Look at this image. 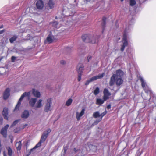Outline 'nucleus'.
Returning a JSON list of instances; mask_svg holds the SVG:
<instances>
[{
    "instance_id": "f257e3e1",
    "label": "nucleus",
    "mask_w": 156,
    "mask_h": 156,
    "mask_svg": "<svg viewBox=\"0 0 156 156\" xmlns=\"http://www.w3.org/2000/svg\"><path fill=\"white\" fill-rule=\"evenodd\" d=\"M131 26L130 25L129 27H128L126 28L125 32L123 35V37L122 40V42L123 44L121 46V51H123L124 50L125 48L128 45V43L127 39L129 37V35L128 33L131 30Z\"/></svg>"
},
{
    "instance_id": "f03ea898",
    "label": "nucleus",
    "mask_w": 156,
    "mask_h": 156,
    "mask_svg": "<svg viewBox=\"0 0 156 156\" xmlns=\"http://www.w3.org/2000/svg\"><path fill=\"white\" fill-rule=\"evenodd\" d=\"M51 130L48 129L47 131L44 132L43 134L41 135V137L39 142L36 144L35 147L30 149V151H32L35 149L39 147L41 145V143H44L46 140L49 134L51 132Z\"/></svg>"
},
{
    "instance_id": "7ed1b4c3",
    "label": "nucleus",
    "mask_w": 156,
    "mask_h": 156,
    "mask_svg": "<svg viewBox=\"0 0 156 156\" xmlns=\"http://www.w3.org/2000/svg\"><path fill=\"white\" fill-rule=\"evenodd\" d=\"M124 73L120 69H119L116 71V74H113L111 77L109 85L112 86L114 85L115 83V80L116 77L121 78L124 75Z\"/></svg>"
},
{
    "instance_id": "20e7f679",
    "label": "nucleus",
    "mask_w": 156,
    "mask_h": 156,
    "mask_svg": "<svg viewBox=\"0 0 156 156\" xmlns=\"http://www.w3.org/2000/svg\"><path fill=\"white\" fill-rule=\"evenodd\" d=\"M107 113L106 111H105L101 114H100L98 111L96 112L93 113V116L94 118H99L98 119L96 120L94 122V123L97 124L99 122L101 121L102 120V117L104 116Z\"/></svg>"
},
{
    "instance_id": "39448f33",
    "label": "nucleus",
    "mask_w": 156,
    "mask_h": 156,
    "mask_svg": "<svg viewBox=\"0 0 156 156\" xmlns=\"http://www.w3.org/2000/svg\"><path fill=\"white\" fill-rule=\"evenodd\" d=\"M91 37V35L88 34H84L82 36L83 41L86 43H95L98 41V38H95V40H90Z\"/></svg>"
},
{
    "instance_id": "423d86ee",
    "label": "nucleus",
    "mask_w": 156,
    "mask_h": 156,
    "mask_svg": "<svg viewBox=\"0 0 156 156\" xmlns=\"http://www.w3.org/2000/svg\"><path fill=\"white\" fill-rule=\"evenodd\" d=\"M139 80L141 82V85L145 92L147 94L151 93V91L147 85V84L145 81L144 80L143 77L140 76Z\"/></svg>"
},
{
    "instance_id": "0eeeda50",
    "label": "nucleus",
    "mask_w": 156,
    "mask_h": 156,
    "mask_svg": "<svg viewBox=\"0 0 156 156\" xmlns=\"http://www.w3.org/2000/svg\"><path fill=\"white\" fill-rule=\"evenodd\" d=\"M104 95L103 99L97 98L96 100V104L97 105H101L103 104L104 101L107 99V89L105 88L104 91Z\"/></svg>"
},
{
    "instance_id": "6e6552de",
    "label": "nucleus",
    "mask_w": 156,
    "mask_h": 156,
    "mask_svg": "<svg viewBox=\"0 0 156 156\" xmlns=\"http://www.w3.org/2000/svg\"><path fill=\"white\" fill-rule=\"evenodd\" d=\"M105 75V73H103L101 74H99L98 75L94 76L90 78L89 80H87L85 83V85L87 86L88 85L90 82L95 80L98 79H101L103 78Z\"/></svg>"
},
{
    "instance_id": "1a4fd4ad",
    "label": "nucleus",
    "mask_w": 156,
    "mask_h": 156,
    "mask_svg": "<svg viewBox=\"0 0 156 156\" xmlns=\"http://www.w3.org/2000/svg\"><path fill=\"white\" fill-rule=\"evenodd\" d=\"M30 94V93L29 92H25L21 96L17 104L16 105L15 108L14 110V111L16 110L17 109H19V108L21 105V101L26 96H29Z\"/></svg>"
},
{
    "instance_id": "9d476101",
    "label": "nucleus",
    "mask_w": 156,
    "mask_h": 156,
    "mask_svg": "<svg viewBox=\"0 0 156 156\" xmlns=\"http://www.w3.org/2000/svg\"><path fill=\"white\" fill-rule=\"evenodd\" d=\"M9 127V125L7 124L4 127L2 128L0 131V133L5 138H6L7 137V129Z\"/></svg>"
},
{
    "instance_id": "9b49d317",
    "label": "nucleus",
    "mask_w": 156,
    "mask_h": 156,
    "mask_svg": "<svg viewBox=\"0 0 156 156\" xmlns=\"http://www.w3.org/2000/svg\"><path fill=\"white\" fill-rule=\"evenodd\" d=\"M52 103V98H50L47 99L46 105L45 107L44 110L46 112L50 111V107Z\"/></svg>"
},
{
    "instance_id": "f8f14e48",
    "label": "nucleus",
    "mask_w": 156,
    "mask_h": 156,
    "mask_svg": "<svg viewBox=\"0 0 156 156\" xmlns=\"http://www.w3.org/2000/svg\"><path fill=\"white\" fill-rule=\"evenodd\" d=\"M36 7L39 10L42 9L44 6V3L42 0H38L36 3Z\"/></svg>"
},
{
    "instance_id": "ddd939ff",
    "label": "nucleus",
    "mask_w": 156,
    "mask_h": 156,
    "mask_svg": "<svg viewBox=\"0 0 156 156\" xmlns=\"http://www.w3.org/2000/svg\"><path fill=\"white\" fill-rule=\"evenodd\" d=\"M55 39L53 35L49 34L46 40L45 41L44 43L46 44L47 42H48V44H51L52 43Z\"/></svg>"
},
{
    "instance_id": "4468645a",
    "label": "nucleus",
    "mask_w": 156,
    "mask_h": 156,
    "mask_svg": "<svg viewBox=\"0 0 156 156\" xmlns=\"http://www.w3.org/2000/svg\"><path fill=\"white\" fill-rule=\"evenodd\" d=\"M77 72L78 74L82 73L83 72V71L84 69V67L83 64L81 63H79L77 66Z\"/></svg>"
},
{
    "instance_id": "2eb2a0df",
    "label": "nucleus",
    "mask_w": 156,
    "mask_h": 156,
    "mask_svg": "<svg viewBox=\"0 0 156 156\" xmlns=\"http://www.w3.org/2000/svg\"><path fill=\"white\" fill-rule=\"evenodd\" d=\"M10 89L9 88H7L3 93V98L6 100L10 95Z\"/></svg>"
},
{
    "instance_id": "dca6fc26",
    "label": "nucleus",
    "mask_w": 156,
    "mask_h": 156,
    "mask_svg": "<svg viewBox=\"0 0 156 156\" xmlns=\"http://www.w3.org/2000/svg\"><path fill=\"white\" fill-rule=\"evenodd\" d=\"M2 114L4 119L8 120V109L7 108L5 107L3 108L2 112Z\"/></svg>"
},
{
    "instance_id": "f3484780",
    "label": "nucleus",
    "mask_w": 156,
    "mask_h": 156,
    "mask_svg": "<svg viewBox=\"0 0 156 156\" xmlns=\"http://www.w3.org/2000/svg\"><path fill=\"white\" fill-rule=\"evenodd\" d=\"M47 5L50 9H53L55 5V0H49Z\"/></svg>"
},
{
    "instance_id": "a211bd4d",
    "label": "nucleus",
    "mask_w": 156,
    "mask_h": 156,
    "mask_svg": "<svg viewBox=\"0 0 156 156\" xmlns=\"http://www.w3.org/2000/svg\"><path fill=\"white\" fill-rule=\"evenodd\" d=\"M123 80L120 77H116L115 82L117 86H119L121 85L123 83Z\"/></svg>"
},
{
    "instance_id": "6ab92c4d",
    "label": "nucleus",
    "mask_w": 156,
    "mask_h": 156,
    "mask_svg": "<svg viewBox=\"0 0 156 156\" xmlns=\"http://www.w3.org/2000/svg\"><path fill=\"white\" fill-rule=\"evenodd\" d=\"M107 20V18L105 17H104L102 19V22L101 24L102 28V33H103L104 31L105 27V25L106 24V21Z\"/></svg>"
},
{
    "instance_id": "aec40b11",
    "label": "nucleus",
    "mask_w": 156,
    "mask_h": 156,
    "mask_svg": "<svg viewBox=\"0 0 156 156\" xmlns=\"http://www.w3.org/2000/svg\"><path fill=\"white\" fill-rule=\"evenodd\" d=\"M85 109H83L80 112V113L79 114L78 112L76 113V118L77 120H80V117L82 116L84 114Z\"/></svg>"
},
{
    "instance_id": "412c9836",
    "label": "nucleus",
    "mask_w": 156,
    "mask_h": 156,
    "mask_svg": "<svg viewBox=\"0 0 156 156\" xmlns=\"http://www.w3.org/2000/svg\"><path fill=\"white\" fill-rule=\"evenodd\" d=\"M29 115V113L28 111L25 110L23 113L21 117L23 118H27Z\"/></svg>"
},
{
    "instance_id": "4be33fe9",
    "label": "nucleus",
    "mask_w": 156,
    "mask_h": 156,
    "mask_svg": "<svg viewBox=\"0 0 156 156\" xmlns=\"http://www.w3.org/2000/svg\"><path fill=\"white\" fill-rule=\"evenodd\" d=\"M37 101V99L36 98H32L30 100L29 103L31 107H33L34 106L35 103Z\"/></svg>"
},
{
    "instance_id": "5701e85b",
    "label": "nucleus",
    "mask_w": 156,
    "mask_h": 156,
    "mask_svg": "<svg viewBox=\"0 0 156 156\" xmlns=\"http://www.w3.org/2000/svg\"><path fill=\"white\" fill-rule=\"evenodd\" d=\"M32 93L35 97L39 98L40 97L41 94L40 92L37 90H36L34 89H33Z\"/></svg>"
},
{
    "instance_id": "b1692460",
    "label": "nucleus",
    "mask_w": 156,
    "mask_h": 156,
    "mask_svg": "<svg viewBox=\"0 0 156 156\" xmlns=\"http://www.w3.org/2000/svg\"><path fill=\"white\" fill-rule=\"evenodd\" d=\"M16 146L17 150L20 151L21 149L22 143L21 141H19L16 142Z\"/></svg>"
},
{
    "instance_id": "393cba45",
    "label": "nucleus",
    "mask_w": 156,
    "mask_h": 156,
    "mask_svg": "<svg viewBox=\"0 0 156 156\" xmlns=\"http://www.w3.org/2000/svg\"><path fill=\"white\" fill-rule=\"evenodd\" d=\"M42 100L40 99L39 101H38L35 106V107L36 108H41L42 106Z\"/></svg>"
},
{
    "instance_id": "a878e982",
    "label": "nucleus",
    "mask_w": 156,
    "mask_h": 156,
    "mask_svg": "<svg viewBox=\"0 0 156 156\" xmlns=\"http://www.w3.org/2000/svg\"><path fill=\"white\" fill-rule=\"evenodd\" d=\"M17 38V36L14 35L9 39V42L11 43H13Z\"/></svg>"
},
{
    "instance_id": "bb28decb",
    "label": "nucleus",
    "mask_w": 156,
    "mask_h": 156,
    "mask_svg": "<svg viewBox=\"0 0 156 156\" xmlns=\"http://www.w3.org/2000/svg\"><path fill=\"white\" fill-rule=\"evenodd\" d=\"M7 149L8 150V155L9 156H11L12 153V149L10 147H7Z\"/></svg>"
},
{
    "instance_id": "cd10ccee",
    "label": "nucleus",
    "mask_w": 156,
    "mask_h": 156,
    "mask_svg": "<svg viewBox=\"0 0 156 156\" xmlns=\"http://www.w3.org/2000/svg\"><path fill=\"white\" fill-rule=\"evenodd\" d=\"M73 100L71 98L69 99L66 102V105L67 106H69L71 105Z\"/></svg>"
},
{
    "instance_id": "c85d7f7f",
    "label": "nucleus",
    "mask_w": 156,
    "mask_h": 156,
    "mask_svg": "<svg viewBox=\"0 0 156 156\" xmlns=\"http://www.w3.org/2000/svg\"><path fill=\"white\" fill-rule=\"evenodd\" d=\"M99 91H100L99 88L98 87H97L94 90V94L95 95H96L98 94L99 92Z\"/></svg>"
},
{
    "instance_id": "c756f323",
    "label": "nucleus",
    "mask_w": 156,
    "mask_h": 156,
    "mask_svg": "<svg viewBox=\"0 0 156 156\" xmlns=\"http://www.w3.org/2000/svg\"><path fill=\"white\" fill-rule=\"evenodd\" d=\"M136 4V2L135 0H130V5L133 6Z\"/></svg>"
},
{
    "instance_id": "7c9ffc66",
    "label": "nucleus",
    "mask_w": 156,
    "mask_h": 156,
    "mask_svg": "<svg viewBox=\"0 0 156 156\" xmlns=\"http://www.w3.org/2000/svg\"><path fill=\"white\" fill-rule=\"evenodd\" d=\"M91 37H92L91 38H90V40H95V38H98V41H97L95 43L98 42L99 38H100V36H94L91 35Z\"/></svg>"
},
{
    "instance_id": "2f4dec72",
    "label": "nucleus",
    "mask_w": 156,
    "mask_h": 156,
    "mask_svg": "<svg viewBox=\"0 0 156 156\" xmlns=\"http://www.w3.org/2000/svg\"><path fill=\"white\" fill-rule=\"evenodd\" d=\"M18 120H15L14 121L12 124L11 125V126H13L15 125H16L18 122Z\"/></svg>"
},
{
    "instance_id": "473e14b6",
    "label": "nucleus",
    "mask_w": 156,
    "mask_h": 156,
    "mask_svg": "<svg viewBox=\"0 0 156 156\" xmlns=\"http://www.w3.org/2000/svg\"><path fill=\"white\" fill-rule=\"evenodd\" d=\"M82 75V74L81 73L78 74V81H80L81 80Z\"/></svg>"
},
{
    "instance_id": "72a5a7b5",
    "label": "nucleus",
    "mask_w": 156,
    "mask_h": 156,
    "mask_svg": "<svg viewBox=\"0 0 156 156\" xmlns=\"http://www.w3.org/2000/svg\"><path fill=\"white\" fill-rule=\"evenodd\" d=\"M16 58L14 56H12L11 57V60L13 62H14L15 60H16Z\"/></svg>"
},
{
    "instance_id": "f704fd0d",
    "label": "nucleus",
    "mask_w": 156,
    "mask_h": 156,
    "mask_svg": "<svg viewBox=\"0 0 156 156\" xmlns=\"http://www.w3.org/2000/svg\"><path fill=\"white\" fill-rule=\"evenodd\" d=\"M68 148V146H66L65 147H64V150L65 152L66 151Z\"/></svg>"
},
{
    "instance_id": "c9c22d12",
    "label": "nucleus",
    "mask_w": 156,
    "mask_h": 156,
    "mask_svg": "<svg viewBox=\"0 0 156 156\" xmlns=\"http://www.w3.org/2000/svg\"><path fill=\"white\" fill-rule=\"evenodd\" d=\"M3 119L2 117H1L0 118V125H1L2 124L3 122Z\"/></svg>"
},
{
    "instance_id": "e433bc0d",
    "label": "nucleus",
    "mask_w": 156,
    "mask_h": 156,
    "mask_svg": "<svg viewBox=\"0 0 156 156\" xmlns=\"http://www.w3.org/2000/svg\"><path fill=\"white\" fill-rule=\"evenodd\" d=\"M60 63L62 64H64L66 63V62L64 60H61L60 61Z\"/></svg>"
},
{
    "instance_id": "4c0bfd02",
    "label": "nucleus",
    "mask_w": 156,
    "mask_h": 156,
    "mask_svg": "<svg viewBox=\"0 0 156 156\" xmlns=\"http://www.w3.org/2000/svg\"><path fill=\"white\" fill-rule=\"evenodd\" d=\"M5 31V29H4L1 30L0 31V34L3 33V32Z\"/></svg>"
},
{
    "instance_id": "58836bf2",
    "label": "nucleus",
    "mask_w": 156,
    "mask_h": 156,
    "mask_svg": "<svg viewBox=\"0 0 156 156\" xmlns=\"http://www.w3.org/2000/svg\"><path fill=\"white\" fill-rule=\"evenodd\" d=\"M58 24V23L57 22L55 21L53 22V25H54L56 26Z\"/></svg>"
},
{
    "instance_id": "ea45409f",
    "label": "nucleus",
    "mask_w": 156,
    "mask_h": 156,
    "mask_svg": "<svg viewBox=\"0 0 156 156\" xmlns=\"http://www.w3.org/2000/svg\"><path fill=\"white\" fill-rule=\"evenodd\" d=\"M92 58V57L91 56H90V57H88L87 58V62H89V60H90L91 58Z\"/></svg>"
},
{
    "instance_id": "a19ab883",
    "label": "nucleus",
    "mask_w": 156,
    "mask_h": 156,
    "mask_svg": "<svg viewBox=\"0 0 156 156\" xmlns=\"http://www.w3.org/2000/svg\"><path fill=\"white\" fill-rule=\"evenodd\" d=\"M73 151L75 152H77L78 151V150H77L76 148H74L73 149Z\"/></svg>"
},
{
    "instance_id": "79ce46f5",
    "label": "nucleus",
    "mask_w": 156,
    "mask_h": 156,
    "mask_svg": "<svg viewBox=\"0 0 156 156\" xmlns=\"http://www.w3.org/2000/svg\"><path fill=\"white\" fill-rule=\"evenodd\" d=\"M111 105L109 104L108 105V109H109L111 108Z\"/></svg>"
},
{
    "instance_id": "37998d69",
    "label": "nucleus",
    "mask_w": 156,
    "mask_h": 156,
    "mask_svg": "<svg viewBox=\"0 0 156 156\" xmlns=\"http://www.w3.org/2000/svg\"><path fill=\"white\" fill-rule=\"evenodd\" d=\"M3 27V25H2L0 26V29L2 28Z\"/></svg>"
},
{
    "instance_id": "c03bdc74",
    "label": "nucleus",
    "mask_w": 156,
    "mask_h": 156,
    "mask_svg": "<svg viewBox=\"0 0 156 156\" xmlns=\"http://www.w3.org/2000/svg\"><path fill=\"white\" fill-rule=\"evenodd\" d=\"M3 155L4 156H6V155L4 152L3 153Z\"/></svg>"
},
{
    "instance_id": "a18cd8bd",
    "label": "nucleus",
    "mask_w": 156,
    "mask_h": 156,
    "mask_svg": "<svg viewBox=\"0 0 156 156\" xmlns=\"http://www.w3.org/2000/svg\"><path fill=\"white\" fill-rule=\"evenodd\" d=\"M111 95V94L108 91V97Z\"/></svg>"
},
{
    "instance_id": "49530a36",
    "label": "nucleus",
    "mask_w": 156,
    "mask_h": 156,
    "mask_svg": "<svg viewBox=\"0 0 156 156\" xmlns=\"http://www.w3.org/2000/svg\"><path fill=\"white\" fill-rule=\"evenodd\" d=\"M3 58V57H2L0 58V62L1 61V60Z\"/></svg>"
},
{
    "instance_id": "de8ad7c7",
    "label": "nucleus",
    "mask_w": 156,
    "mask_h": 156,
    "mask_svg": "<svg viewBox=\"0 0 156 156\" xmlns=\"http://www.w3.org/2000/svg\"><path fill=\"white\" fill-rule=\"evenodd\" d=\"M124 0H120V1H121V2H122Z\"/></svg>"
},
{
    "instance_id": "09e8293b",
    "label": "nucleus",
    "mask_w": 156,
    "mask_h": 156,
    "mask_svg": "<svg viewBox=\"0 0 156 156\" xmlns=\"http://www.w3.org/2000/svg\"><path fill=\"white\" fill-rule=\"evenodd\" d=\"M27 156H28V155H27Z\"/></svg>"
}]
</instances>
